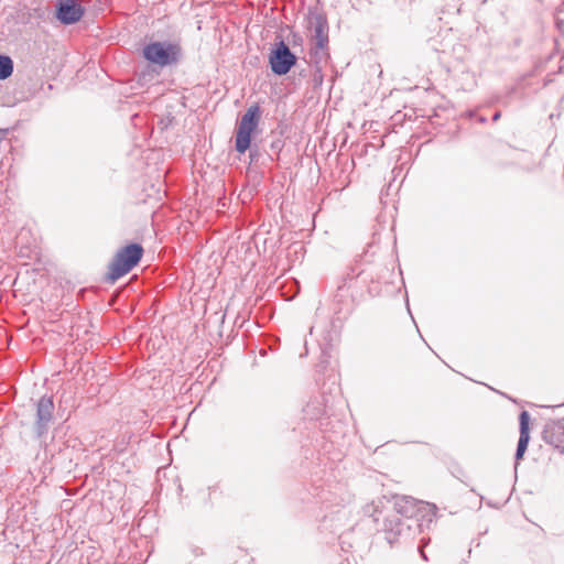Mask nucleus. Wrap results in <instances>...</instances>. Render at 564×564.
Instances as JSON below:
<instances>
[{
    "mask_svg": "<svg viewBox=\"0 0 564 564\" xmlns=\"http://www.w3.org/2000/svg\"><path fill=\"white\" fill-rule=\"evenodd\" d=\"M395 513L383 520L384 539L392 546L400 541L412 539L423 527H429L435 516V507L410 496H394Z\"/></svg>",
    "mask_w": 564,
    "mask_h": 564,
    "instance_id": "1",
    "label": "nucleus"
},
{
    "mask_svg": "<svg viewBox=\"0 0 564 564\" xmlns=\"http://www.w3.org/2000/svg\"><path fill=\"white\" fill-rule=\"evenodd\" d=\"M34 413L31 424L28 426L31 437L37 443L39 448L47 447L50 429L55 421V403L52 395L44 394L33 403Z\"/></svg>",
    "mask_w": 564,
    "mask_h": 564,
    "instance_id": "2",
    "label": "nucleus"
},
{
    "mask_svg": "<svg viewBox=\"0 0 564 564\" xmlns=\"http://www.w3.org/2000/svg\"><path fill=\"white\" fill-rule=\"evenodd\" d=\"M143 252V247L137 242H131L120 248L108 264L106 280L115 283L118 279L129 273L141 261Z\"/></svg>",
    "mask_w": 564,
    "mask_h": 564,
    "instance_id": "3",
    "label": "nucleus"
},
{
    "mask_svg": "<svg viewBox=\"0 0 564 564\" xmlns=\"http://www.w3.org/2000/svg\"><path fill=\"white\" fill-rule=\"evenodd\" d=\"M142 55L149 63L165 67L178 62L181 48L172 42H151L143 46Z\"/></svg>",
    "mask_w": 564,
    "mask_h": 564,
    "instance_id": "4",
    "label": "nucleus"
},
{
    "mask_svg": "<svg viewBox=\"0 0 564 564\" xmlns=\"http://www.w3.org/2000/svg\"><path fill=\"white\" fill-rule=\"evenodd\" d=\"M261 110L258 104L250 106L238 122L235 148L239 153H245L251 144V134L258 128Z\"/></svg>",
    "mask_w": 564,
    "mask_h": 564,
    "instance_id": "5",
    "label": "nucleus"
},
{
    "mask_svg": "<svg viewBox=\"0 0 564 564\" xmlns=\"http://www.w3.org/2000/svg\"><path fill=\"white\" fill-rule=\"evenodd\" d=\"M296 56L290 47L280 41L269 55V64L274 75L283 76L288 74L291 68L296 64Z\"/></svg>",
    "mask_w": 564,
    "mask_h": 564,
    "instance_id": "6",
    "label": "nucleus"
},
{
    "mask_svg": "<svg viewBox=\"0 0 564 564\" xmlns=\"http://www.w3.org/2000/svg\"><path fill=\"white\" fill-rule=\"evenodd\" d=\"M310 30L315 45V55L319 52L325 55V48L328 45V22L324 14L311 12L308 18Z\"/></svg>",
    "mask_w": 564,
    "mask_h": 564,
    "instance_id": "7",
    "label": "nucleus"
},
{
    "mask_svg": "<svg viewBox=\"0 0 564 564\" xmlns=\"http://www.w3.org/2000/svg\"><path fill=\"white\" fill-rule=\"evenodd\" d=\"M84 13L85 10L78 0H58L56 3V18L65 25L78 22Z\"/></svg>",
    "mask_w": 564,
    "mask_h": 564,
    "instance_id": "8",
    "label": "nucleus"
},
{
    "mask_svg": "<svg viewBox=\"0 0 564 564\" xmlns=\"http://www.w3.org/2000/svg\"><path fill=\"white\" fill-rule=\"evenodd\" d=\"M542 438L545 443L554 446L561 453H564V424L562 421L547 422L542 432Z\"/></svg>",
    "mask_w": 564,
    "mask_h": 564,
    "instance_id": "9",
    "label": "nucleus"
},
{
    "mask_svg": "<svg viewBox=\"0 0 564 564\" xmlns=\"http://www.w3.org/2000/svg\"><path fill=\"white\" fill-rule=\"evenodd\" d=\"M519 423H520V436H519L517 451H516V455H514L517 463L523 458V455L528 448V444L530 441V431H529L530 414L527 411H522L520 413Z\"/></svg>",
    "mask_w": 564,
    "mask_h": 564,
    "instance_id": "10",
    "label": "nucleus"
},
{
    "mask_svg": "<svg viewBox=\"0 0 564 564\" xmlns=\"http://www.w3.org/2000/svg\"><path fill=\"white\" fill-rule=\"evenodd\" d=\"M519 423H520V436H519L517 451H516V455H514L517 463L523 458V455L528 448V444L530 441V431H529L530 414L527 411H522L520 413Z\"/></svg>",
    "mask_w": 564,
    "mask_h": 564,
    "instance_id": "11",
    "label": "nucleus"
},
{
    "mask_svg": "<svg viewBox=\"0 0 564 564\" xmlns=\"http://www.w3.org/2000/svg\"><path fill=\"white\" fill-rule=\"evenodd\" d=\"M13 73V62L7 55L0 54V80L9 78Z\"/></svg>",
    "mask_w": 564,
    "mask_h": 564,
    "instance_id": "12",
    "label": "nucleus"
},
{
    "mask_svg": "<svg viewBox=\"0 0 564 564\" xmlns=\"http://www.w3.org/2000/svg\"><path fill=\"white\" fill-rule=\"evenodd\" d=\"M327 57H328V54L326 51H325V55L323 56L322 52H319L317 55H315V46L311 48V58L315 64L326 61Z\"/></svg>",
    "mask_w": 564,
    "mask_h": 564,
    "instance_id": "13",
    "label": "nucleus"
},
{
    "mask_svg": "<svg viewBox=\"0 0 564 564\" xmlns=\"http://www.w3.org/2000/svg\"><path fill=\"white\" fill-rule=\"evenodd\" d=\"M419 552L421 554V557L424 560V561H427V556L423 550V546H419Z\"/></svg>",
    "mask_w": 564,
    "mask_h": 564,
    "instance_id": "14",
    "label": "nucleus"
},
{
    "mask_svg": "<svg viewBox=\"0 0 564 564\" xmlns=\"http://www.w3.org/2000/svg\"><path fill=\"white\" fill-rule=\"evenodd\" d=\"M500 116H501L500 111H497V112L492 116V121H497V120H499Z\"/></svg>",
    "mask_w": 564,
    "mask_h": 564,
    "instance_id": "15",
    "label": "nucleus"
},
{
    "mask_svg": "<svg viewBox=\"0 0 564 564\" xmlns=\"http://www.w3.org/2000/svg\"><path fill=\"white\" fill-rule=\"evenodd\" d=\"M370 508H373V505L372 506H368L367 509H366V513H369L371 517H375V513H370Z\"/></svg>",
    "mask_w": 564,
    "mask_h": 564,
    "instance_id": "16",
    "label": "nucleus"
},
{
    "mask_svg": "<svg viewBox=\"0 0 564 564\" xmlns=\"http://www.w3.org/2000/svg\"><path fill=\"white\" fill-rule=\"evenodd\" d=\"M8 132V129H0V135H6Z\"/></svg>",
    "mask_w": 564,
    "mask_h": 564,
    "instance_id": "17",
    "label": "nucleus"
},
{
    "mask_svg": "<svg viewBox=\"0 0 564 564\" xmlns=\"http://www.w3.org/2000/svg\"><path fill=\"white\" fill-rule=\"evenodd\" d=\"M478 121H479V122H481V123H484V122H486V118H485V117H479V118H478Z\"/></svg>",
    "mask_w": 564,
    "mask_h": 564,
    "instance_id": "18",
    "label": "nucleus"
}]
</instances>
